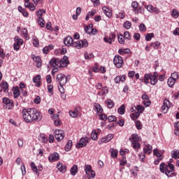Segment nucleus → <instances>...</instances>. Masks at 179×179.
Returning a JSON list of instances; mask_svg holds the SVG:
<instances>
[{
	"label": "nucleus",
	"mask_w": 179,
	"mask_h": 179,
	"mask_svg": "<svg viewBox=\"0 0 179 179\" xmlns=\"http://www.w3.org/2000/svg\"><path fill=\"white\" fill-rule=\"evenodd\" d=\"M22 117L27 124L41 121V113L34 108L22 109Z\"/></svg>",
	"instance_id": "f257e3e1"
},
{
	"label": "nucleus",
	"mask_w": 179,
	"mask_h": 179,
	"mask_svg": "<svg viewBox=\"0 0 179 179\" xmlns=\"http://www.w3.org/2000/svg\"><path fill=\"white\" fill-rule=\"evenodd\" d=\"M96 15V10H92V11H89L85 16V20H89L90 17H93V16Z\"/></svg>",
	"instance_id": "4be33fe9"
},
{
	"label": "nucleus",
	"mask_w": 179,
	"mask_h": 179,
	"mask_svg": "<svg viewBox=\"0 0 179 179\" xmlns=\"http://www.w3.org/2000/svg\"><path fill=\"white\" fill-rule=\"evenodd\" d=\"M85 170L86 174L90 176L88 179H94V177H96V172H94V171H92V166L85 165Z\"/></svg>",
	"instance_id": "6e6552de"
},
{
	"label": "nucleus",
	"mask_w": 179,
	"mask_h": 179,
	"mask_svg": "<svg viewBox=\"0 0 179 179\" xmlns=\"http://www.w3.org/2000/svg\"><path fill=\"white\" fill-rule=\"evenodd\" d=\"M55 137L57 142H61V141L65 138V134H64V131L61 129H56L55 131Z\"/></svg>",
	"instance_id": "1a4fd4ad"
},
{
	"label": "nucleus",
	"mask_w": 179,
	"mask_h": 179,
	"mask_svg": "<svg viewBox=\"0 0 179 179\" xmlns=\"http://www.w3.org/2000/svg\"><path fill=\"white\" fill-rule=\"evenodd\" d=\"M32 59L36 63V67L41 68V58L40 56L36 57L34 55H32Z\"/></svg>",
	"instance_id": "ddd939ff"
},
{
	"label": "nucleus",
	"mask_w": 179,
	"mask_h": 179,
	"mask_svg": "<svg viewBox=\"0 0 179 179\" xmlns=\"http://www.w3.org/2000/svg\"><path fill=\"white\" fill-rule=\"evenodd\" d=\"M52 90H54V86H52V85H50L49 86H48V93H50V94H54Z\"/></svg>",
	"instance_id": "bf43d9fd"
},
{
	"label": "nucleus",
	"mask_w": 179,
	"mask_h": 179,
	"mask_svg": "<svg viewBox=\"0 0 179 179\" xmlns=\"http://www.w3.org/2000/svg\"><path fill=\"white\" fill-rule=\"evenodd\" d=\"M134 108L137 110V112L139 113V114H142V113L145 111V107L142 105H137L136 106H134Z\"/></svg>",
	"instance_id": "a878e982"
},
{
	"label": "nucleus",
	"mask_w": 179,
	"mask_h": 179,
	"mask_svg": "<svg viewBox=\"0 0 179 179\" xmlns=\"http://www.w3.org/2000/svg\"><path fill=\"white\" fill-rule=\"evenodd\" d=\"M101 143H108V141L107 140L106 137H103L99 141V145H101Z\"/></svg>",
	"instance_id": "4d7b16f0"
},
{
	"label": "nucleus",
	"mask_w": 179,
	"mask_h": 179,
	"mask_svg": "<svg viewBox=\"0 0 179 179\" xmlns=\"http://www.w3.org/2000/svg\"><path fill=\"white\" fill-rule=\"evenodd\" d=\"M57 82L62 85H66L67 82L71 80V76H65L64 73H59L56 78Z\"/></svg>",
	"instance_id": "7ed1b4c3"
},
{
	"label": "nucleus",
	"mask_w": 179,
	"mask_h": 179,
	"mask_svg": "<svg viewBox=\"0 0 179 179\" xmlns=\"http://www.w3.org/2000/svg\"><path fill=\"white\" fill-rule=\"evenodd\" d=\"M159 170L161 173H166V171H167V165L164 162H162L159 166Z\"/></svg>",
	"instance_id": "aec40b11"
},
{
	"label": "nucleus",
	"mask_w": 179,
	"mask_h": 179,
	"mask_svg": "<svg viewBox=\"0 0 179 179\" xmlns=\"http://www.w3.org/2000/svg\"><path fill=\"white\" fill-rule=\"evenodd\" d=\"M132 148L135 149L137 152H139V149H141V144L138 141H133L131 143Z\"/></svg>",
	"instance_id": "412c9836"
},
{
	"label": "nucleus",
	"mask_w": 179,
	"mask_h": 179,
	"mask_svg": "<svg viewBox=\"0 0 179 179\" xmlns=\"http://www.w3.org/2000/svg\"><path fill=\"white\" fill-rule=\"evenodd\" d=\"M108 122H117V117H115V116L114 115H110L108 117Z\"/></svg>",
	"instance_id": "3c124183"
},
{
	"label": "nucleus",
	"mask_w": 179,
	"mask_h": 179,
	"mask_svg": "<svg viewBox=\"0 0 179 179\" xmlns=\"http://www.w3.org/2000/svg\"><path fill=\"white\" fill-rule=\"evenodd\" d=\"M14 40L15 41V44L18 45H23V39L22 38H19V36H15L14 38Z\"/></svg>",
	"instance_id": "c756f323"
},
{
	"label": "nucleus",
	"mask_w": 179,
	"mask_h": 179,
	"mask_svg": "<svg viewBox=\"0 0 179 179\" xmlns=\"http://www.w3.org/2000/svg\"><path fill=\"white\" fill-rule=\"evenodd\" d=\"M152 75L150 74H145L144 76V83H145V85L149 84V79L150 80Z\"/></svg>",
	"instance_id": "de8ad7c7"
},
{
	"label": "nucleus",
	"mask_w": 179,
	"mask_h": 179,
	"mask_svg": "<svg viewBox=\"0 0 179 179\" xmlns=\"http://www.w3.org/2000/svg\"><path fill=\"white\" fill-rule=\"evenodd\" d=\"M13 94L14 99H17L20 96V90H19V87H15L13 88Z\"/></svg>",
	"instance_id": "dca6fc26"
},
{
	"label": "nucleus",
	"mask_w": 179,
	"mask_h": 179,
	"mask_svg": "<svg viewBox=\"0 0 179 179\" xmlns=\"http://www.w3.org/2000/svg\"><path fill=\"white\" fill-rule=\"evenodd\" d=\"M117 111L120 115L125 114V105H122L118 109Z\"/></svg>",
	"instance_id": "4c0bfd02"
},
{
	"label": "nucleus",
	"mask_w": 179,
	"mask_h": 179,
	"mask_svg": "<svg viewBox=\"0 0 179 179\" xmlns=\"http://www.w3.org/2000/svg\"><path fill=\"white\" fill-rule=\"evenodd\" d=\"M109 152H110V156L113 159H115L118 156V150L114 148H110Z\"/></svg>",
	"instance_id": "a211bd4d"
},
{
	"label": "nucleus",
	"mask_w": 179,
	"mask_h": 179,
	"mask_svg": "<svg viewBox=\"0 0 179 179\" xmlns=\"http://www.w3.org/2000/svg\"><path fill=\"white\" fill-rule=\"evenodd\" d=\"M138 6H139V3H138V1H133L131 3V8H133V12H136Z\"/></svg>",
	"instance_id": "a19ab883"
},
{
	"label": "nucleus",
	"mask_w": 179,
	"mask_h": 179,
	"mask_svg": "<svg viewBox=\"0 0 179 179\" xmlns=\"http://www.w3.org/2000/svg\"><path fill=\"white\" fill-rule=\"evenodd\" d=\"M32 41L34 47H38V45H40V42L38 41V38H37V36H34L32 37Z\"/></svg>",
	"instance_id": "cd10ccee"
},
{
	"label": "nucleus",
	"mask_w": 179,
	"mask_h": 179,
	"mask_svg": "<svg viewBox=\"0 0 179 179\" xmlns=\"http://www.w3.org/2000/svg\"><path fill=\"white\" fill-rule=\"evenodd\" d=\"M1 87L4 90V92H8V90H9V85H8L7 82L3 83Z\"/></svg>",
	"instance_id": "603ef678"
},
{
	"label": "nucleus",
	"mask_w": 179,
	"mask_h": 179,
	"mask_svg": "<svg viewBox=\"0 0 179 179\" xmlns=\"http://www.w3.org/2000/svg\"><path fill=\"white\" fill-rule=\"evenodd\" d=\"M140 115H141V113H139V112L135 111L133 113H131V117L132 120H135L139 118Z\"/></svg>",
	"instance_id": "e433bc0d"
},
{
	"label": "nucleus",
	"mask_w": 179,
	"mask_h": 179,
	"mask_svg": "<svg viewBox=\"0 0 179 179\" xmlns=\"http://www.w3.org/2000/svg\"><path fill=\"white\" fill-rule=\"evenodd\" d=\"M43 13H45V10L40 9L38 11H36V15L38 17H43Z\"/></svg>",
	"instance_id": "a18cd8bd"
},
{
	"label": "nucleus",
	"mask_w": 179,
	"mask_h": 179,
	"mask_svg": "<svg viewBox=\"0 0 179 179\" xmlns=\"http://www.w3.org/2000/svg\"><path fill=\"white\" fill-rule=\"evenodd\" d=\"M108 108H113V107H114V101L111 99L108 100Z\"/></svg>",
	"instance_id": "e2e57ef3"
},
{
	"label": "nucleus",
	"mask_w": 179,
	"mask_h": 179,
	"mask_svg": "<svg viewBox=\"0 0 179 179\" xmlns=\"http://www.w3.org/2000/svg\"><path fill=\"white\" fill-rule=\"evenodd\" d=\"M57 169L60 173H65L66 171V165H63L62 163L58 162L57 164Z\"/></svg>",
	"instance_id": "4468645a"
},
{
	"label": "nucleus",
	"mask_w": 179,
	"mask_h": 179,
	"mask_svg": "<svg viewBox=\"0 0 179 179\" xmlns=\"http://www.w3.org/2000/svg\"><path fill=\"white\" fill-rule=\"evenodd\" d=\"M71 176H76L78 173V166L76 165H73L70 170Z\"/></svg>",
	"instance_id": "bb28decb"
},
{
	"label": "nucleus",
	"mask_w": 179,
	"mask_h": 179,
	"mask_svg": "<svg viewBox=\"0 0 179 179\" xmlns=\"http://www.w3.org/2000/svg\"><path fill=\"white\" fill-rule=\"evenodd\" d=\"M173 79H174L175 80H177V79H178L179 76H178V72H174L171 74V77Z\"/></svg>",
	"instance_id": "680f3d73"
},
{
	"label": "nucleus",
	"mask_w": 179,
	"mask_h": 179,
	"mask_svg": "<svg viewBox=\"0 0 179 179\" xmlns=\"http://www.w3.org/2000/svg\"><path fill=\"white\" fill-rule=\"evenodd\" d=\"M101 90L102 93L103 94V95L104 94H108V92H109L108 87H107V86L102 87Z\"/></svg>",
	"instance_id": "6e6d98bb"
},
{
	"label": "nucleus",
	"mask_w": 179,
	"mask_h": 179,
	"mask_svg": "<svg viewBox=\"0 0 179 179\" xmlns=\"http://www.w3.org/2000/svg\"><path fill=\"white\" fill-rule=\"evenodd\" d=\"M87 45H89V43L86 39H84L83 41H77L73 43V47L78 48V50L83 47H87Z\"/></svg>",
	"instance_id": "39448f33"
},
{
	"label": "nucleus",
	"mask_w": 179,
	"mask_h": 179,
	"mask_svg": "<svg viewBox=\"0 0 179 179\" xmlns=\"http://www.w3.org/2000/svg\"><path fill=\"white\" fill-rule=\"evenodd\" d=\"M2 103L3 104V107H5V108H8V110H12L13 107H15L13 100L10 99L8 97H3L2 99Z\"/></svg>",
	"instance_id": "20e7f679"
},
{
	"label": "nucleus",
	"mask_w": 179,
	"mask_h": 179,
	"mask_svg": "<svg viewBox=\"0 0 179 179\" xmlns=\"http://www.w3.org/2000/svg\"><path fill=\"white\" fill-rule=\"evenodd\" d=\"M22 34L24 35V37L26 38V40H29V38H30V37L29 36V32L27 31V29L24 28L22 29Z\"/></svg>",
	"instance_id": "8fccbe9b"
},
{
	"label": "nucleus",
	"mask_w": 179,
	"mask_h": 179,
	"mask_svg": "<svg viewBox=\"0 0 179 179\" xmlns=\"http://www.w3.org/2000/svg\"><path fill=\"white\" fill-rule=\"evenodd\" d=\"M113 64L117 68H122L124 65V59L120 55H115L113 59Z\"/></svg>",
	"instance_id": "0eeeda50"
},
{
	"label": "nucleus",
	"mask_w": 179,
	"mask_h": 179,
	"mask_svg": "<svg viewBox=\"0 0 179 179\" xmlns=\"http://www.w3.org/2000/svg\"><path fill=\"white\" fill-rule=\"evenodd\" d=\"M92 29H93V24H90L85 28V31L87 34H92Z\"/></svg>",
	"instance_id": "393cba45"
},
{
	"label": "nucleus",
	"mask_w": 179,
	"mask_h": 179,
	"mask_svg": "<svg viewBox=\"0 0 179 179\" xmlns=\"http://www.w3.org/2000/svg\"><path fill=\"white\" fill-rule=\"evenodd\" d=\"M91 139H92V141H96L97 139V133L96 132V130H93L91 133Z\"/></svg>",
	"instance_id": "09e8293b"
},
{
	"label": "nucleus",
	"mask_w": 179,
	"mask_h": 179,
	"mask_svg": "<svg viewBox=\"0 0 179 179\" xmlns=\"http://www.w3.org/2000/svg\"><path fill=\"white\" fill-rule=\"evenodd\" d=\"M143 12H145V8H143V7H139L138 9L137 8L136 11H134V13L138 15V13H143Z\"/></svg>",
	"instance_id": "864d4df0"
},
{
	"label": "nucleus",
	"mask_w": 179,
	"mask_h": 179,
	"mask_svg": "<svg viewBox=\"0 0 179 179\" xmlns=\"http://www.w3.org/2000/svg\"><path fill=\"white\" fill-rule=\"evenodd\" d=\"M89 142H90V138L87 137L81 138L76 146L78 149H80V148H85Z\"/></svg>",
	"instance_id": "423d86ee"
},
{
	"label": "nucleus",
	"mask_w": 179,
	"mask_h": 179,
	"mask_svg": "<svg viewBox=\"0 0 179 179\" xmlns=\"http://www.w3.org/2000/svg\"><path fill=\"white\" fill-rule=\"evenodd\" d=\"M139 30L140 31H146V26L145 24H141L139 25Z\"/></svg>",
	"instance_id": "69168bd1"
},
{
	"label": "nucleus",
	"mask_w": 179,
	"mask_h": 179,
	"mask_svg": "<svg viewBox=\"0 0 179 179\" xmlns=\"http://www.w3.org/2000/svg\"><path fill=\"white\" fill-rule=\"evenodd\" d=\"M49 64L50 66H52V68H56V66H58L59 65L64 68V66H66V65L69 64V61H68V57L64 56V57L60 60L59 59L57 58L51 59V60L49 62Z\"/></svg>",
	"instance_id": "f03ea898"
},
{
	"label": "nucleus",
	"mask_w": 179,
	"mask_h": 179,
	"mask_svg": "<svg viewBox=\"0 0 179 179\" xmlns=\"http://www.w3.org/2000/svg\"><path fill=\"white\" fill-rule=\"evenodd\" d=\"M152 147L150 144L146 145L145 148H143V152L145 155H150L152 153Z\"/></svg>",
	"instance_id": "f3484780"
},
{
	"label": "nucleus",
	"mask_w": 179,
	"mask_h": 179,
	"mask_svg": "<svg viewBox=\"0 0 179 179\" xmlns=\"http://www.w3.org/2000/svg\"><path fill=\"white\" fill-rule=\"evenodd\" d=\"M108 118V117H107V115L106 114H101L99 115V120H101L102 121H106Z\"/></svg>",
	"instance_id": "0e129e2a"
},
{
	"label": "nucleus",
	"mask_w": 179,
	"mask_h": 179,
	"mask_svg": "<svg viewBox=\"0 0 179 179\" xmlns=\"http://www.w3.org/2000/svg\"><path fill=\"white\" fill-rule=\"evenodd\" d=\"M84 58L85 59H93L94 58V55L93 53H88L87 52H85L84 54Z\"/></svg>",
	"instance_id": "b1692460"
},
{
	"label": "nucleus",
	"mask_w": 179,
	"mask_h": 179,
	"mask_svg": "<svg viewBox=\"0 0 179 179\" xmlns=\"http://www.w3.org/2000/svg\"><path fill=\"white\" fill-rule=\"evenodd\" d=\"M94 108L96 110L97 113H99V114H101V113H103V108L101 107V106H100V104L96 103L94 105Z\"/></svg>",
	"instance_id": "c9c22d12"
},
{
	"label": "nucleus",
	"mask_w": 179,
	"mask_h": 179,
	"mask_svg": "<svg viewBox=\"0 0 179 179\" xmlns=\"http://www.w3.org/2000/svg\"><path fill=\"white\" fill-rule=\"evenodd\" d=\"M123 37L127 40H131V34H129V31H124Z\"/></svg>",
	"instance_id": "13d9d810"
},
{
	"label": "nucleus",
	"mask_w": 179,
	"mask_h": 179,
	"mask_svg": "<svg viewBox=\"0 0 179 179\" xmlns=\"http://www.w3.org/2000/svg\"><path fill=\"white\" fill-rule=\"evenodd\" d=\"M166 166L167 171L165 172L166 176H167V177H171V176H176V173H174V164L168 162V165Z\"/></svg>",
	"instance_id": "9d476101"
},
{
	"label": "nucleus",
	"mask_w": 179,
	"mask_h": 179,
	"mask_svg": "<svg viewBox=\"0 0 179 179\" xmlns=\"http://www.w3.org/2000/svg\"><path fill=\"white\" fill-rule=\"evenodd\" d=\"M64 43L65 45H66L67 47H71V46L73 47V38H72L71 36H69L64 38Z\"/></svg>",
	"instance_id": "9b49d317"
},
{
	"label": "nucleus",
	"mask_w": 179,
	"mask_h": 179,
	"mask_svg": "<svg viewBox=\"0 0 179 179\" xmlns=\"http://www.w3.org/2000/svg\"><path fill=\"white\" fill-rule=\"evenodd\" d=\"M178 154H179L178 150L171 151V157L173 159H178Z\"/></svg>",
	"instance_id": "f704fd0d"
},
{
	"label": "nucleus",
	"mask_w": 179,
	"mask_h": 179,
	"mask_svg": "<svg viewBox=\"0 0 179 179\" xmlns=\"http://www.w3.org/2000/svg\"><path fill=\"white\" fill-rule=\"evenodd\" d=\"M164 106H166L167 110H169L171 107L173 106V105L171 103L169 99H165L164 101Z\"/></svg>",
	"instance_id": "ea45409f"
},
{
	"label": "nucleus",
	"mask_w": 179,
	"mask_h": 179,
	"mask_svg": "<svg viewBox=\"0 0 179 179\" xmlns=\"http://www.w3.org/2000/svg\"><path fill=\"white\" fill-rule=\"evenodd\" d=\"M131 26H132V24L129 21L125 22L123 24V27H124V29H127V30L131 29Z\"/></svg>",
	"instance_id": "49530a36"
},
{
	"label": "nucleus",
	"mask_w": 179,
	"mask_h": 179,
	"mask_svg": "<svg viewBox=\"0 0 179 179\" xmlns=\"http://www.w3.org/2000/svg\"><path fill=\"white\" fill-rule=\"evenodd\" d=\"M49 162H57V160H59V154L57 152H54L52 154H50V155L48 157Z\"/></svg>",
	"instance_id": "f8f14e48"
},
{
	"label": "nucleus",
	"mask_w": 179,
	"mask_h": 179,
	"mask_svg": "<svg viewBox=\"0 0 179 179\" xmlns=\"http://www.w3.org/2000/svg\"><path fill=\"white\" fill-rule=\"evenodd\" d=\"M153 154H154V156H157V159H159V160H163V157H162V154H160V152H159L157 149L153 150Z\"/></svg>",
	"instance_id": "2f4dec72"
},
{
	"label": "nucleus",
	"mask_w": 179,
	"mask_h": 179,
	"mask_svg": "<svg viewBox=\"0 0 179 179\" xmlns=\"http://www.w3.org/2000/svg\"><path fill=\"white\" fill-rule=\"evenodd\" d=\"M40 138L41 142H43V143H47V142L48 141V139L47 138V136H45V134H41Z\"/></svg>",
	"instance_id": "c03bdc74"
},
{
	"label": "nucleus",
	"mask_w": 179,
	"mask_h": 179,
	"mask_svg": "<svg viewBox=\"0 0 179 179\" xmlns=\"http://www.w3.org/2000/svg\"><path fill=\"white\" fill-rule=\"evenodd\" d=\"M69 115L73 118H76V117H78V115H79V111L78 110H70Z\"/></svg>",
	"instance_id": "473e14b6"
},
{
	"label": "nucleus",
	"mask_w": 179,
	"mask_h": 179,
	"mask_svg": "<svg viewBox=\"0 0 179 179\" xmlns=\"http://www.w3.org/2000/svg\"><path fill=\"white\" fill-rule=\"evenodd\" d=\"M171 16L172 17H174V19H178L179 17V12L177 9H173L171 12Z\"/></svg>",
	"instance_id": "7c9ffc66"
},
{
	"label": "nucleus",
	"mask_w": 179,
	"mask_h": 179,
	"mask_svg": "<svg viewBox=\"0 0 179 179\" xmlns=\"http://www.w3.org/2000/svg\"><path fill=\"white\" fill-rule=\"evenodd\" d=\"M31 170H33V171H37L38 168L37 166H36V164H34V162L31 163Z\"/></svg>",
	"instance_id": "338daca9"
},
{
	"label": "nucleus",
	"mask_w": 179,
	"mask_h": 179,
	"mask_svg": "<svg viewBox=\"0 0 179 179\" xmlns=\"http://www.w3.org/2000/svg\"><path fill=\"white\" fill-rule=\"evenodd\" d=\"M176 80H175L174 78H172L171 77H170L169 79H168V86L169 87H173V86H174V85H176Z\"/></svg>",
	"instance_id": "5701e85b"
},
{
	"label": "nucleus",
	"mask_w": 179,
	"mask_h": 179,
	"mask_svg": "<svg viewBox=\"0 0 179 179\" xmlns=\"http://www.w3.org/2000/svg\"><path fill=\"white\" fill-rule=\"evenodd\" d=\"M125 38L124 37V36H122V34L118 35L117 36V40L120 43V44H124L125 43Z\"/></svg>",
	"instance_id": "79ce46f5"
},
{
	"label": "nucleus",
	"mask_w": 179,
	"mask_h": 179,
	"mask_svg": "<svg viewBox=\"0 0 179 179\" xmlns=\"http://www.w3.org/2000/svg\"><path fill=\"white\" fill-rule=\"evenodd\" d=\"M128 76H129V78L132 79L134 78V76H135V71H129Z\"/></svg>",
	"instance_id": "774afa93"
},
{
	"label": "nucleus",
	"mask_w": 179,
	"mask_h": 179,
	"mask_svg": "<svg viewBox=\"0 0 179 179\" xmlns=\"http://www.w3.org/2000/svg\"><path fill=\"white\" fill-rule=\"evenodd\" d=\"M159 45H161V43L159 41L150 43V47H153L154 50H157Z\"/></svg>",
	"instance_id": "58836bf2"
},
{
	"label": "nucleus",
	"mask_w": 179,
	"mask_h": 179,
	"mask_svg": "<svg viewBox=\"0 0 179 179\" xmlns=\"http://www.w3.org/2000/svg\"><path fill=\"white\" fill-rule=\"evenodd\" d=\"M150 80L151 85H156V83L159 80V79H157L155 77H152L151 75V78H150Z\"/></svg>",
	"instance_id": "5fc2aeb1"
},
{
	"label": "nucleus",
	"mask_w": 179,
	"mask_h": 179,
	"mask_svg": "<svg viewBox=\"0 0 179 179\" xmlns=\"http://www.w3.org/2000/svg\"><path fill=\"white\" fill-rule=\"evenodd\" d=\"M72 149V140H69L65 146L66 152H69Z\"/></svg>",
	"instance_id": "c85d7f7f"
},
{
	"label": "nucleus",
	"mask_w": 179,
	"mask_h": 179,
	"mask_svg": "<svg viewBox=\"0 0 179 179\" xmlns=\"http://www.w3.org/2000/svg\"><path fill=\"white\" fill-rule=\"evenodd\" d=\"M37 22L41 27H44V18H43V17H38Z\"/></svg>",
	"instance_id": "72a5a7b5"
},
{
	"label": "nucleus",
	"mask_w": 179,
	"mask_h": 179,
	"mask_svg": "<svg viewBox=\"0 0 179 179\" xmlns=\"http://www.w3.org/2000/svg\"><path fill=\"white\" fill-rule=\"evenodd\" d=\"M153 37H155V34L153 33L147 34L145 36V41H150V40H152Z\"/></svg>",
	"instance_id": "37998d69"
},
{
	"label": "nucleus",
	"mask_w": 179,
	"mask_h": 179,
	"mask_svg": "<svg viewBox=\"0 0 179 179\" xmlns=\"http://www.w3.org/2000/svg\"><path fill=\"white\" fill-rule=\"evenodd\" d=\"M125 76H117V77H115V78L114 79V82L115 83H120V82H122L124 83V81L125 80Z\"/></svg>",
	"instance_id": "6ab92c4d"
},
{
	"label": "nucleus",
	"mask_w": 179,
	"mask_h": 179,
	"mask_svg": "<svg viewBox=\"0 0 179 179\" xmlns=\"http://www.w3.org/2000/svg\"><path fill=\"white\" fill-rule=\"evenodd\" d=\"M40 79H41V76L40 75H38L33 78L34 83H36V87H40V86H41V83H40Z\"/></svg>",
	"instance_id": "2eb2a0df"
},
{
	"label": "nucleus",
	"mask_w": 179,
	"mask_h": 179,
	"mask_svg": "<svg viewBox=\"0 0 179 179\" xmlns=\"http://www.w3.org/2000/svg\"><path fill=\"white\" fill-rule=\"evenodd\" d=\"M136 127L137 129H142V123H141V121H136Z\"/></svg>",
	"instance_id": "052dcab7"
}]
</instances>
